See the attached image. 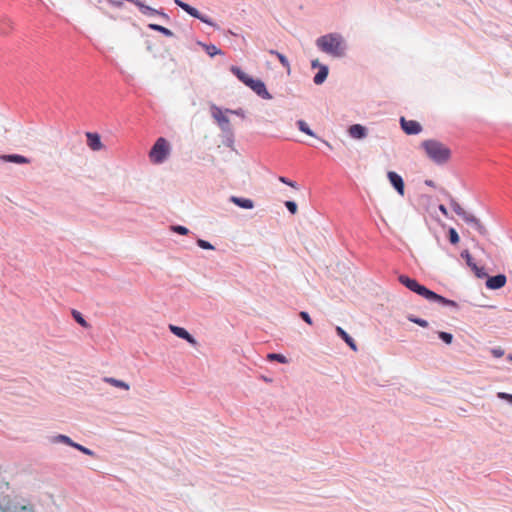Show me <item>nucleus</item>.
I'll return each instance as SVG.
<instances>
[{
  "instance_id": "nucleus-1",
  "label": "nucleus",
  "mask_w": 512,
  "mask_h": 512,
  "mask_svg": "<svg viewBox=\"0 0 512 512\" xmlns=\"http://www.w3.org/2000/svg\"><path fill=\"white\" fill-rule=\"evenodd\" d=\"M398 280L406 288L429 301L438 302L445 306L457 307V303L455 301L446 299L443 296L436 294L435 292L418 283L415 279H412L406 275H400Z\"/></svg>"
},
{
  "instance_id": "nucleus-2",
  "label": "nucleus",
  "mask_w": 512,
  "mask_h": 512,
  "mask_svg": "<svg viewBox=\"0 0 512 512\" xmlns=\"http://www.w3.org/2000/svg\"><path fill=\"white\" fill-rule=\"evenodd\" d=\"M316 45L322 52L332 57H343L346 51V43L342 35L338 33H329L319 37Z\"/></svg>"
},
{
  "instance_id": "nucleus-3",
  "label": "nucleus",
  "mask_w": 512,
  "mask_h": 512,
  "mask_svg": "<svg viewBox=\"0 0 512 512\" xmlns=\"http://www.w3.org/2000/svg\"><path fill=\"white\" fill-rule=\"evenodd\" d=\"M421 148L424 150L426 156L438 165L447 163L451 158L450 148L438 140H425L421 143Z\"/></svg>"
},
{
  "instance_id": "nucleus-4",
  "label": "nucleus",
  "mask_w": 512,
  "mask_h": 512,
  "mask_svg": "<svg viewBox=\"0 0 512 512\" xmlns=\"http://www.w3.org/2000/svg\"><path fill=\"white\" fill-rule=\"evenodd\" d=\"M169 154V143L165 138H158L150 150L149 157L155 164L162 163Z\"/></svg>"
},
{
  "instance_id": "nucleus-5",
  "label": "nucleus",
  "mask_w": 512,
  "mask_h": 512,
  "mask_svg": "<svg viewBox=\"0 0 512 512\" xmlns=\"http://www.w3.org/2000/svg\"><path fill=\"white\" fill-rule=\"evenodd\" d=\"M401 127L408 135H415L422 131V126L414 120H406L404 117L400 119Z\"/></svg>"
},
{
  "instance_id": "nucleus-6",
  "label": "nucleus",
  "mask_w": 512,
  "mask_h": 512,
  "mask_svg": "<svg viewBox=\"0 0 512 512\" xmlns=\"http://www.w3.org/2000/svg\"><path fill=\"white\" fill-rule=\"evenodd\" d=\"M169 330L177 337L189 342L191 345H197V341L195 340V338L186 329L171 324L169 325Z\"/></svg>"
},
{
  "instance_id": "nucleus-7",
  "label": "nucleus",
  "mask_w": 512,
  "mask_h": 512,
  "mask_svg": "<svg viewBox=\"0 0 512 512\" xmlns=\"http://www.w3.org/2000/svg\"><path fill=\"white\" fill-rule=\"evenodd\" d=\"M174 2H175V4H176L177 6H179L180 8H182V9H183L185 12H187L189 15H191V16H193V17H195V18H198L199 20H201V21H202V22H204V23H207V24H211V25H212V22H210L208 19H206L205 17H203V16L199 13V11H198L196 8H194V7L190 6L189 4H187V3H185V2H183V1H181V0H175Z\"/></svg>"
},
{
  "instance_id": "nucleus-8",
  "label": "nucleus",
  "mask_w": 512,
  "mask_h": 512,
  "mask_svg": "<svg viewBox=\"0 0 512 512\" xmlns=\"http://www.w3.org/2000/svg\"><path fill=\"white\" fill-rule=\"evenodd\" d=\"M248 87H250L257 95H259L260 97H262L264 99L272 98L270 93L267 91L264 82H262L259 79H253L251 81L250 85H248Z\"/></svg>"
},
{
  "instance_id": "nucleus-9",
  "label": "nucleus",
  "mask_w": 512,
  "mask_h": 512,
  "mask_svg": "<svg viewBox=\"0 0 512 512\" xmlns=\"http://www.w3.org/2000/svg\"><path fill=\"white\" fill-rule=\"evenodd\" d=\"M387 177L393 187L397 190V192L403 196L404 195V181L400 175H398L394 171H389L387 173Z\"/></svg>"
},
{
  "instance_id": "nucleus-10",
  "label": "nucleus",
  "mask_w": 512,
  "mask_h": 512,
  "mask_svg": "<svg viewBox=\"0 0 512 512\" xmlns=\"http://www.w3.org/2000/svg\"><path fill=\"white\" fill-rule=\"evenodd\" d=\"M506 276L503 274H498L496 276L489 277L486 281L487 288L491 290L500 289L506 284Z\"/></svg>"
},
{
  "instance_id": "nucleus-11",
  "label": "nucleus",
  "mask_w": 512,
  "mask_h": 512,
  "mask_svg": "<svg viewBox=\"0 0 512 512\" xmlns=\"http://www.w3.org/2000/svg\"><path fill=\"white\" fill-rule=\"evenodd\" d=\"M86 137H87V145L91 150L99 151L103 148V144L101 142V138H100L99 134L87 132Z\"/></svg>"
},
{
  "instance_id": "nucleus-12",
  "label": "nucleus",
  "mask_w": 512,
  "mask_h": 512,
  "mask_svg": "<svg viewBox=\"0 0 512 512\" xmlns=\"http://www.w3.org/2000/svg\"><path fill=\"white\" fill-rule=\"evenodd\" d=\"M462 219L466 223L472 225L479 233H481V234H485L486 233L485 227L482 225V223L479 221V219H477L474 215L466 212L462 216Z\"/></svg>"
},
{
  "instance_id": "nucleus-13",
  "label": "nucleus",
  "mask_w": 512,
  "mask_h": 512,
  "mask_svg": "<svg viewBox=\"0 0 512 512\" xmlns=\"http://www.w3.org/2000/svg\"><path fill=\"white\" fill-rule=\"evenodd\" d=\"M348 133L352 138L362 139L367 135V130L360 124H354L349 127Z\"/></svg>"
},
{
  "instance_id": "nucleus-14",
  "label": "nucleus",
  "mask_w": 512,
  "mask_h": 512,
  "mask_svg": "<svg viewBox=\"0 0 512 512\" xmlns=\"http://www.w3.org/2000/svg\"><path fill=\"white\" fill-rule=\"evenodd\" d=\"M14 29L13 21L8 17L0 18V35L7 36Z\"/></svg>"
},
{
  "instance_id": "nucleus-15",
  "label": "nucleus",
  "mask_w": 512,
  "mask_h": 512,
  "mask_svg": "<svg viewBox=\"0 0 512 512\" xmlns=\"http://www.w3.org/2000/svg\"><path fill=\"white\" fill-rule=\"evenodd\" d=\"M230 201L243 209H252L254 207V202L248 198H240L237 196H231Z\"/></svg>"
},
{
  "instance_id": "nucleus-16",
  "label": "nucleus",
  "mask_w": 512,
  "mask_h": 512,
  "mask_svg": "<svg viewBox=\"0 0 512 512\" xmlns=\"http://www.w3.org/2000/svg\"><path fill=\"white\" fill-rule=\"evenodd\" d=\"M230 70L246 86L250 85L251 81L253 80V78L251 76H249L247 73L242 71L237 66H232Z\"/></svg>"
},
{
  "instance_id": "nucleus-17",
  "label": "nucleus",
  "mask_w": 512,
  "mask_h": 512,
  "mask_svg": "<svg viewBox=\"0 0 512 512\" xmlns=\"http://www.w3.org/2000/svg\"><path fill=\"white\" fill-rule=\"evenodd\" d=\"M2 160L6 162H12L17 164H28L30 163V160L22 155L18 154H11V155H3L1 157Z\"/></svg>"
},
{
  "instance_id": "nucleus-18",
  "label": "nucleus",
  "mask_w": 512,
  "mask_h": 512,
  "mask_svg": "<svg viewBox=\"0 0 512 512\" xmlns=\"http://www.w3.org/2000/svg\"><path fill=\"white\" fill-rule=\"evenodd\" d=\"M337 334L347 343V345L353 349L354 351L357 350V346L355 341L351 336H349L341 327H336Z\"/></svg>"
},
{
  "instance_id": "nucleus-19",
  "label": "nucleus",
  "mask_w": 512,
  "mask_h": 512,
  "mask_svg": "<svg viewBox=\"0 0 512 512\" xmlns=\"http://www.w3.org/2000/svg\"><path fill=\"white\" fill-rule=\"evenodd\" d=\"M213 117L216 119V121L222 127H225V126H227L229 124L228 117L219 108H215L213 110Z\"/></svg>"
},
{
  "instance_id": "nucleus-20",
  "label": "nucleus",
  "mask_w": 512,
  "mask_h": 512,
  "mask_svg": "<svg viewBox=\"0 0 512 512\" xmlns=\"http://www.w3.org/2000/svg\"><path fill=\"white\" fill-rule=\"evenodd\" d=\"M104 382L114 386V387H117V388H121V389H124V390H129L130 389V386L129 384H127L126 382L122 381V380H118L116 378H113V377H105L104 379Z\"/></svg>"
},
{
  "instance_id": "nucleus-21",
  "label": "nucleus",
  "mask_w": 512,
  "mask_h": 512,
  "mask_svg": "<svg viewBox=\"0 0 512 512\" xmlns=\"http://www.w3.org/2000/svg\"><path fill=\"white\" fill-rule=\"evenodd\" d=\"M328 76V67L325 65L320 66L318 73L314 76V83L317 85L322 84Z\"/></svg>"
},
{
  "instance_id": "nucleus-22",
  "label": "nucleus",
  "mask_w": 512,
  "mask_h": 512,
  "mask_svg": "<svg viewBox=\"0 0 512 512\" xmlns=\"http://www.w3.org/2000/svg\"><path fill=\"white\" fill-rule=\"evenodd\" d=\"M148 27L151 30L158 31V32L162 33L166 37H172L174 35V33L170 29H168V28H166L164 26L158 25V24H152L151 23V24L148 25Z\"/></svg>"
},
{
  "instance_id": "nucleus-23",
  "label": "nucleus",
  "mask_w": 512,
  "mask_h": 512,
  "mask_svg": "<svg viewBox=\"0 0 512 512\" xmlns=\"http://www.w3.org/2000/svg\"><path fill=\"white\" fill-rule=\"evenodd\" d=\"M138 7L143 14H158V15H161L162 17L167 18V15L164 12H160L156 9L146 6L141 1H140V6H138Z\"/></svg>"
},
{
  "instance_id": "nucleus-24",
  "label": "nucleus",
  "mask_w": 512,
  "mask_h": 512,
  "mask_svg": "<svg viewBox=\"0 0 512 512\" xmlns=\"http://www.w3.org/2000/svg\"><path fill=\"white\" fill-rule=\"evenodd\" d=\"M72 316H73L74 320L79 325H81L83 328H89L90 327L89 323L84 319V317L82 316V314L79 311L73 310L72 311Z\"/></svg>"
},
{
  "instance_id": "nucleus-25",
  "label": "nucleus",
  "mask_w": 512,
  "mask_h": 512,
  "mask_svg": "<svg viewBox=\"0 0 512 512\" xmlns=\"http://www.w3.org/2000/svg\"><path fill=\"white\" fill-rule=\"evenodd\" d=\"M269 53L275 55L279 59L280 63L287 69V71L290 72V64L286 56L275 50H270Z\"/></svg>"
},
{
  "instance_id": "nucleus-26",
  "label": "nucleus",
  "mask_w": 512,
  "mask_h": 512,
  "mask_svg": "<svg viewBox=\"0 0 512 512\" xmlns=\"http://www.w3.org/2000/svg\"><path fill=\"white\" fill-rule=\"evenodd\" d=\"M297 126L301 132H303L309 136H312V137L315 136L313 131L309 128L308 124L304 120H298Z\"/></svg>"
},
{
  "instance_id": "nucleus-27",
  "label": "nucleus",
  "mask_w": 512,
  "mask_h": 512,
  "mask_svg": "<svg viewBox=\"0 0 512 512\" xmlns=\"http://www.w3.org/2000/svg\"><path fill=\"white\" fill-rule=\"evenodd\" d=\"M203 46V48L205 49L206 53L208 55H210L211 57L215 56V55H218V54H221V50L218 49L215 45H207V44H201Z\"/></svg>"
},
{
  "instance_id": "nucleus-28",
  "label": "nucleus",
  "mask_w": 512,
  "mask_h": 512,
  "mask_svg": "<svg viewBox=\"0 0 512 512\" xmlns=\"http://www.w3.org/2000/svg\"><path fill=\"white\" fill-rule=\"evenodd\" d=\"M267 359L270 361H278L280 363L286 364L288 363L287 358L282 354L270 353L267 355Z\"/></svg>"
},
{
  "instance_id": "nucleus-29",
  "label": "nucleus",
  "mask_w": 512,
  "mask_h": 512,
  "mask_svg": "<svg viewBox=\"0 0 512 512\" xmlns=\"http://www.w3.org/2000/svg\"><path fill=\"white\" fill-rule=\"evenodd\" d=\"M451 206H452V209L454 210V212H455L458 216H460V217H462V216L466 213V211H465V210L461 207V205H460L458 202H456V201H452V202H451Z\"/></svg>"
},
{
  "instance_id": "nucleus-30",
  "label": "nucleus",
  "mask_w": 512,
  "mask_h": 512,
  "mask_svg": "<svg viewBox=\"0 0 512 512\" xmlns=\"http://www.w3.org/2000/svg\"><path fill=\"white\" fill-rule=\"evenodd\" d=\"M449 240L452 244H457L459 242V235L454 228L449 229Z\"/></svg>"
},
{
  "instance_id": "nucleus-31",
  "label": "nucleus",
  "mask_w": 512,
  "mask_h": 512,
  "mask_svg": "<svg viewBox=\"0 0 512 512\" xmlns=\"http://www.w3.org/2000/svg\"><path fill=\"white\" fill-rule=\"evenodd\" d=\"M438 336L441 340H443L446 344H451L453 340V335L447 332H439Z\"/></svg>"
},
{
  "instance_id": "nucleus-32",
  "label": "nucleus",
  "mask_w": 512,
  "mask_h": 512,
  "mask_svg": "<svg viewBox=\"0 0 512 512\" xmlns=\"http://www.w3.org/2000/svg\"><path fill=\"white\" fill-rule=\"evenodd\" d=\"M461 256L466 260L467 265L470 268H472L473 264H475V263L473 262V259H472V256L470 255V253L467 250H465L461 253Z\"/></svg>"
},
{
  "instance_id": "nucleus-33",
  "label": "nucleus",
  "mask_w": 512,
  "mask_h": 512,
  "mask_svg": "<svg viewBox=\"0 0 512 512\" xmlns=\"http://www.w3.org/2000/svg\"><path fill=\"white\" fill-rule=\"evenodd\" d=\"M471 269L475 272V275L478 278H483V277H485L487 275L485 273L484 269L483 268H479L476 264H473Z\"/></svg>"
},
{
  "instance_id": "nucleus-34",
  "label": "nucleus",
  "mask_w": 512,
  "mask_h": 512,
  "mask_svg": "<svg viewBox=\"0 0 512 512\" xmlns=\"http://www.w3.org/2000/svg\"><path fill=\"white\" fill-rule=\"evenodd\" d=\"M285 206L292 214H295L298 210L297 204L293 201H286Z\"/></svg>"
},
{
  "instance_id": "nucleus-35",
  "label": "nucleus",
  "mask_w": 512,
  "mask_h": 512,
  "mask_svg": "<svg viewBox=\"0 0 512 512\" xmlns=\"http://www.w3.org/2000/svg\"><path fill=\"white\" fill-rule=\"evenodd\" d=\"M409 320L413 323L418 324L421 327H424V328L428 327V322L424 319L409 317Z\"/></svg>"
},
{
  "instance_id": "nucleus-36",
  "label": "nucleus",
  "mask_w": 512,
  "mask_h": 512,
  "mask_svg": "<svg viewBox=\"0 0 512 512\" xmlns=\"http://www.w3.org/2000/svg\"><path fill=\"white\" fill-rule=\"evenodd\" d=\"M197 244L202 249H209V250L214 249V247L209 242H207L203 239H198Z\"/></svg>"
},
{
  "instance_id": "nucleus-37",
  "label": "nucleus",
  "mask_w": 512,
  "mask_h": 512,
  "mask_svg": "<svg viewBox=\"0 0 512 512\" xmlns=\"http://www.w3.org/2000/svg\"><path fill=\"white\" fill-rule=\"evenodd\" d=\"M172 230L181 235H186L188 233V229L186 227L180 226V225L172 226Z\"/></svg>"
},
{
  "instance_id": "nucleus-38",
  "label": "nucleus",
  "mask_w": 512,
  "mask_h": 512,
  "mask_svg": "<svg viewBox=\"0 0 512 512\" xmlns=\"http://www.w3.org/2000/svg\"><path fill=\"white\" fill-rule=\"evenodd\" d=\"M73 447H75L76 449L80 450L84 454L93 455V452L91 450H89L88 448H86V447H84V446H82L80 444L75 443Z\"/></svg>"
},
{
  "instance_id": "nucleus-39",
  "label": "nucleus",
  "mask_w": 512,
  "mask_h": 512,
  "mask_svg": "<svg viewBox=\"0 0 512 512\" xmlns=\"http://www.w3.org/2000/svg\"><path fill=\"white\" fill-rule=\"evenodd\" d=\"M299 315L307 324H309V325L313 324L312 319L307 312L302 311V312H300Z\"/></svg>"
},
{
  "instance_id": "nucleus-40",
  "label": "nucleus",
  "mask_w": 512,
  "mask_h": 512,
  "mask_svg": "<svg viewBox=\"0 0 512 512\" xmlns=\"http://www.w3.org/2000/svg\"><path fill=\"white\" fill-rule=\"evenodd\" d=\"M59 439H60L62 442L66 443V444H68V445H70V446H72V447H73V446H74V444H75L74 442H72V440H71L69 437H67V436H65V435H60V436H59Z\"/></svg>"
},
{
  "instance_id": "nucleus-41",
  "label": "nucleus",
  "mask_w": 512,
  "mask_h": 512,
  "mask_svg": "<svg viewBox=\"0 0 512 512\" xmlns=\"http://www.w3.org/2000/svg\"><path fill=\"white\" fill-rule=\"evenodd\" d=\"M492 354H493L494 357L500 358V357H502L504 355V351L502 349H500V348H497V349H493L492 350Z\"/></svg>"
},
{
  "instance_id": "nucleus-42",
  "label": "nucleus",
  "mask_w": 512,
  "mask_h": 512,
  "mask_svg": "<svg viewBox=\"0 0 512 512\" xmlns=\"http://www.w3.org/2000/svg\"><path fill=\"white\" fill-rule=\"evenodd\" d=\"M498 397L502 398V399H506L512 403V395H510V394L500 392V393H498Z\"/></svg>"
},
{
  "instance_id": "nucleus-43",
  "label": "nucleus",
  "mask_w": 512,
  "mask_h": 512,
  "mask_svg": "<svg viewBox=\"0 0 512 512\" xmlns=\"http://www.w3.org/2000/svg\"><path fill=\"white\" fill-rule=\"evenodd\" d=\"M279 180L282 182V183H285L293 188L296 187L295 183H293L292 181L288 180L287 178L285 177H280Z\"/></svg>"
},
{
  "instance_id": "nucleus-44",
  "label": "nucleus",
  "mask_w": 512,
  "mask_h": 512,
  "mask_svg": "<svg viewBox=\"0 0 512 512\" xmlns=\"http://www.w3.org/2000/svg\"><path fill=\"white\" fill-rule=\"evenodd\" d=\"M439 210L445 217H448V210L443 204L439 205Z\"/></svg>"
},
{
  "instance_id": "nucleus-45",
  "label": "nucleus",
  "mask_w": 512,
  "mask_h": 512,
  "mask_svg": "<svg viewBox=\"0 0 512 512\" xmlns=\"http://www.w3.org/2000/svg\"><path fill=\"white\" fill-rule=\"evenodd\" d=\"M320 66H321V65L319 64V61H318L317 59L312 61V67H313V68H316V67H319V68H320Z\"/></svg>"
},
{
  "instance_id": "nucleus-46",
  "label": "nucleus",
  "mask_w": 512,
  "mask_h": 512,
  "mask_svg": "<svg viewBox=\"0 0 512 512\" xmlns=\"http://www.w3.org/2000/svg\"><path fill=\"white\" fill-rule=\"evenodd\" d=\"M425 184L430 187H435V184L432 180H425Z\"/></svg>"
},
{
  "instance_id": "nucleus-47",
  "label": "nucleus",
  "mask_w": 512,
  "mask_h": 512,
  "mask_svg": "<svg viewBox=\"0 0 512 512\" xmlns=\"http://www.w3.org/2000/svg\"><path fill=\"white\" fill-rule=\"evenodd\" d=\"M323 143H324L327 147L332 148V146H331V144H330L329 142H327V141L323 140Z\"/></svg>"
},
{
  "instance_id": "nucleus-48",
  "label": "nucleus",
  "mask_w": 512,
  "mask_h": 512,
  "mask_svg": "<svg viewBox=\"0 0 512 512\" xmlns=\"http://www.w3.org/2000/svg\"><path fill=\"white\" fill-rule=\"evenodd\" d=\"M509 359L512 361V355L509 356Z\"/></svg>"
}]
</instances>
